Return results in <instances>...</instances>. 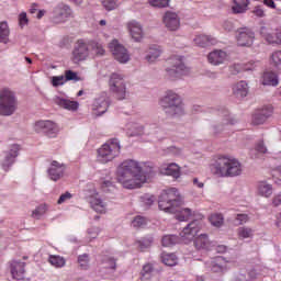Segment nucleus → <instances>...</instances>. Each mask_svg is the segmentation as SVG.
<instances>
[{
	"label": "nucleus",
	"instance_id": "nucleus-1",
	"mask_svg": "<svg viewBox=\"0 0 281 281\" xmlns=\"http://www.w3.org/2000/svg\"><path fill=\"white\" fill-rule=\"evenodd\" d=\"M155 177V167L150 162L126 159L116 168V180L125 190H138Z\"/></svg>",
	"mask_w": 281,
	"mask_h": 281
},
{
	"label": "nucleus",
	"instance_id": "nucleus-2",
	"mask_svg": "<svg viewBox=\"0 0 281 281\" xmlns=\"http://www.w3.org/2000/svg\"><path fill=\"white\" fill-rule=\"evenodd\" d=\"M181 193H179V189L170 188L165 190L158 201V207L162 212L167 214H176L177 221H190L192 216V210L184 207L181 209Z\"/></svg>",
	"mask_w": 281,
	"mask_h": 281
},
{
	"label": "nucleus",
	"instance_id": "nucleus-3",
	"mask_svg": "<svg viewBox=\"0 0 281 281\" xmlns=\"http://www.w3.org/2000/svg\"><path fill=\"white\" fill-rule=\"evenodd\" d=\"M210 170L212 175L221 179L240 177L243 175V164L234 157L218 156L210 164Z\"/></svg>",
	"mask_w": 281,
	"mask_h": 281
},
{
	"label": "nucleus",
	"instance_id": "nucleus-4",
	"mask_svg": "<svg viewBox=\"0 0 281 281\" xmlns=\"http://www.w3.org/2000/svg\"><path fill=\"white\" fill-rule=\"evenodd\" d=\"M162 111L170 117H181L184 115L186 109L183 108V99L172 90L166 91L165 95L159 102Z\"/></svg>",
	"mask_w": 281,
	"mask_h": 281
},
{
	"label": "nucleus",
	"instance_id": "nucleus-5",
	"mask_svg": "<svg viewBox=\"0 0 281 281\" xmlns=\"http://www.w3.org/2000/svg\"><path fill=\"white\" fill-rule=\"evenodd\" d=\"M19 109V100L16 93L10 88H3L0 90V115L10 117L14 115Z\"/></svg>",
	"mask_w": 281,
	"mask_h": 281
},
{
	"label": "nucleus",
	"instance_id": "nucleus-6",
	"mask_svg": "<svg viewBox=\"0 0 281 281\" xmlns=\"http://www.w3.org/2000/svg\"><path fill=\"white\" fill-rule=\"evenodd\" d=\"M121 150L122 145H120V140L117 138H112L98 149L97 159L100 164H109V161H113V159L120 157Z\"/></svg>",
	"mask_w": 281,
	"mask_h": 281
},
{
	"label": "nucleus",
	"instance_id": "nucleus-7",
	"mask_svg": "<svg viewBox=\"0 0 281 281\" xmlns=\"http://www.w3.org/2000/svg\"><path fill=\"white\" fill-rule=\"evenodd\" d=\"M166 74L170 80H177L188 76L190 69L183 64V57L177 56L171 59V67L166 69Z\"/></svg>",
	"mask_w": 281,
	"mask_h": 281
},
{
	"label": "nucleus",
	"instance_id": "nucleus-8",
	"mask_svg": "<svg viewBox=\"0 0 281 281\" xmlns=\"http://www.w3.org/2000/svg\"><path fill=\"white\" fill-rule=\"evenodd\" d=\"M110 91L115 93L119 100H126L128 92L126 91V81L124 80V75L119 72H113L110 76Z\"/></svg>",
	"mask_w": 281,
	"mask_h": 281
},
{
	"label": "nucleus",
	"instance_id": "nucleus-9",
	"mask_svg": "<svg viewBox=\"0 0 281 281\" xmlns=\"http://www.w3.org/2000/svg\"><path fill=\"white\" fill-rule=\"evenodd\" d=\"M109 49L117 63L121 65H126V63L131 61V53H128V48L120 43L117 40H112L109 43Z\"/></svg>",
	"mask_w": 281,
	"mask_h": 281
},
{
	"label": "nucleus",
	"instance_id": "nucleus-10",
	"mask_svg": "<svg viewBox=\"0 0 281 281\" xmlns=\"http://www.w3.org/2000/svg\"><path fill=\"white\" fill-rule=\"evenodd\" d=\"M52 21L56 25H60V23H67L69 19H74V10L71 7L65 2H59L54 9L52 14Z\"/></svg>",
	"mask_w": 281,
	"mask_h": 281
},
{
	"label": "nucleus",
	"instance_id": "nucleus-11",
	"mask_svg": "<svg viewBox=\"0 0 281 281\" xmlns=\"http://www.w3.org/2000/svg\"><path fill=\"white\" fill-rule=\"evenodd\" d=\"M234 259H227L223 256L215 257L206 261V267L213 271V273H227L232 267H234Z\"/></svg>",
	"mask_w": 281,
	"mask_h": 281
},
{
	"label": "nucleus",
	"instance_id": "nucleus-12",
	"mask_svg": "<svg viewBox=\"0 0 281 281\" xmlns=\"http://www.w3.org/2000/svg\"><path fill=\"white\" fill-rule=\"evenodd\" d=\"M34 131L35 133H44L46 137H57L58 133H60V126L56 124L54 121H37L34 124Z\"/></svg>",
	"mask_w": 281,
	"mask_h": 281
},
{
	"label": "nucleus",
	"instance_id": "nucleus-13",
	"mask_svg": "<svg viewBox=\"0 0 281 281\" xmlns=\"http://www.w3.org/2000/svg\"><path fill=\"white\" fill-rule=\"evenodd\" d=\"M203 229V222L195 220L189 223L180 233L182 243H190Z\"/></svg>",
	"mask_w": 281,
	"mask_h": 281
},
{
	"label": "nucleus",
	"instance_id": "nucleus-14",
	"mask_svg": "<svg viewBox=\"0 0 281 281\" xmlns=\"http://www.w3.org/2000/svg\"><path fill=\"white\" fill-rule=\"evenodd\" d=\"M20 150H21V146L13 144L10 146V149L8 151L3 153V158L1 160V168L2 170H4V172H8V170H10L12 166H14V162L19 157Z\"/></svg>",
	"mask_w": 281,
	"mask_h": 281
},
{
	"label": "nucleus",
	"instance_id": "nucleus-15",
	"mask_svg": "<svg viewBox=\"0 0 281 281\" xmlns=\"http://www.w3.org/2000/svg\"><path fill=\"white\" fill-rule=\"evenodd\" d=\"M236 41L238 47H251L256 41V33L251 29L243 27L237 31Z\"/></svg>",
	"mask_w": 281,
	"mask_h": 281
},
{
	"label": "nucleus",
	"instance_id": "nucleus-16",
	"mask_svg": "<svg viewBox=\"0 0 281 281\" xmlns=\"http://www.w3.org/2000/svg\"><path fill=\"white\" fill-rule=\"evenodd\" d=\"M131 131L132 137H149V135H151V137H155V135L159 133V127H157V125L155 124L146 126L134 124L132 125Z\"/></svg>",
	"mask_w": 281,
	"mask_h": 281
},
{
	"label": "nucleus",
	"instance_id": "nucleus-17",
	"mask_svg": "<svg viewBox=\"0 0 281 281\" xmlns=\"http://www.w3.org/2000/svg\"><path fill=\"white\" fill-rule=\"evenodd\" d=\"M126 29L134 43H142L144 41V26L142 23L132 20L127 22Z\"/></svg>",
	"mask_w": 281,
	"mask_h": 281
},
{
	"label": "nucleus",
	"instance_id": "nucleus-18",
	"mask_svg": "<svg viewBox=\"0 0 281 281\" xmlns=\"http://www.w3.org/2000/svg\"><path fill=\"white\" fill-rule=\"evenodd\" d=\"M89 58V44L85 40H79L72 52L74 63H82Z\"/></svg>",
	"mask_w": 281,
	"mask_h": 281
},
{
	"label": "nucleus",
	"instance_id": "nucleus-19",
	"mask_svg": "<svg viewBox=\"0 0 281 281\" xmlns=\"http://www.w3.org/2000/svg\"><path fill=\"white\" fill-rule=\"evenodd\" d=\"M92 111L94 115H104L106 111H109V95L106 92H102L99 97H97L92 103Z\"/></svg>",
	"mask_w": 281,
	"mask_h": 281
},
{
	"label": "nucleus",
	"instance_id": "nucleus-20",
	"mask_svg": "<svg viewBox=\"0 0 281 281\" xmlns=\"http://www.w3.org/2000/svg\"><path fill=\"white\" fill-rule=\"evenodd\" d=\"M65 170H67V167L65 164H60L56 160H53L50 162V166L47 169V175L49 177L50 181H60L63 177H65Z\"/></svg>",
	"mask_w": 281,
	"mask_h": 281
},
{
	"label": "nucleus",
	"instance_id": "nucleus-21",
	"mask_svg": "<svg viewBox=\"0 0 281 281\" xmlns=\"http://www.w3.org/2000/svg\"><path fill=\"white\" fill-rule=\"evenodd\" d=\"M159 172L165 177L181 179V166H179L177 162H164L159 167Z\"/></svg>",
	"mask_w": 281,
	"mask_h": 281
},
{
	"label": "nucleus",
	"instance_id": "nucleus-22",
	"mask_svg": "<svg viewBox=\"0 0 281 281\" xmlns=\"http://www.w3.org/2000/svg\"><path fill=\"white\" fill-rule=\"evenodd\" d=\"M162 23L170 32H177L181 27V19L179 14L172 11H167L162 18Z\"/></svg>",
	"mask_w": 281,
	"mask_h": 281
},
{
	"label": "nucleus",
	"instance_id": "nucleus-23",
	"mask_svg": "<svg viewBox=\"0 0 281 281\" xmlns=\"http://www.w3.org/2000/svg\"><path fill=\"white\" fill-rule=\"evenodd\" d=\"M261 36L270 45H281V30L277 29L274 31H269L267 27L262 26L260 30Z\"/></svg>",
	"mask_w": 281,
	"mask_h": 281
},
{
	"label": "nucleus",
	"instance_id": "nucleus-24",
	"mask_svg": "<svg viewBox=\"0 0 281 281\" xmlns=\"http://www.w3.org/2000/svg\"><path fill=\"white\" fill-rule=\"evenodd\" d=\"M229 55H227V52L223 49H215L207 55L209 63L211 65H214L215 67H217L218 65H223L224 63H227Z\"/></svg>",
	"mask_w": 281,
	"mask_h": 281
},
{
	"label": "nucleus",
	"instance_id": "nucleus-25",
	"mask_svg": "<svg viewBox=\"0 0 281 281\" xmlns=\"http://www.w3.org/2000/svg\"><path fill=\"white\" fill-rule=\"evenodd\" d=\"M234 124H236V119L232 117L228 111H224L222 123L213 125V133L214 135H221L227 126H234Z\"/></svg>",
	"mask_w": 281,
	"mask_h": 281
},
{
	"label": "nucleus",
	"instance_id": "nucleus-26",
	"mask_svg": "<svg viewBox=\"0 0 281 281\" xmlns=\"http://www.w3.org/2000/svg\"><path fill=\"white\" fill-rule=\"evenodd\" d=\"M194 247L199 251L203 249L204 251H212L214 249L215 244L214 241L210 240L207 234H201L194 239Z\"/></svg>",
	"mask_w": 281,
	"mask_h": 281
},
{
	"label": "nucleus",
	"instance_id": "nucleus-27",
	"mask_svg": "<svg viewBox=\"0 0 281 281\" xmlns=\"http://www.w3.org/2000/svg\"><path fill=\"white\" fill-rule=\"evenodd\" d=\"M89 203L92 210H94V212L98 214H106L109 205L100 198L98 193L89 198Z\"/></svg>",
	"mask_w": 281,
	"mask_h": 281
},
{
	"label": "nucleus",
	"instance_id": "nucleus-28",
	"mask_svg": "<svg viewBox=\"0 0 281 281\" xmlns=\"http://www.w3.org/2000/svg\"><path fill=\"white\" fill-rule=\"evenodd\" d=\"M256 194L263 199H270L273 194V184L267 181H259L256 186Z\"/></svg>",
	"mask_w": 281,
	"mask_h": 281
},
{
	"label": "nucleus",
	"instance_id": "nucleus-29",
	"mask_svg": "<svg viewBox=\"0 0 281 281\" xmlns=\"http://www.w3.org/2000/svg\"><path fill=\"white\" fill-rule=\"evenodd\" d=\"M55 104H57V106H60V109H65L66 111H78L80 103H78L77 101H71L69 99H65L61 97H56L54 99Z\"/></svg>",
	"mask_w": 281,
	"mask_h": 281
},
{
	"label": "nucleus",
	"instance_id": "nucleus-30",
	"mask_svg": "<svg viewBox=\"0 0 281 281\" xmlns=\"http://www.w3.org/2000/svg\"><path fill=\"white\" fill-rule=\"evenodd\" d=\"M11 276L13 280H23V278H25V262L12 261Z\"/></svg>",
	"mask_w": 281,
	"mask_h": 281
},
{
	"label": "nucleus",
	"instance_id": "nucleus-31",
	"mask_svg": "<svg viewBox=\"0 0 281 281\" xmlns=\"http://www.w3.org/2000/svg\"><path fill=\"white\" fill-rule=\"evenodd\" d=\"M193 43L198 47H207V45H216V40L212 35L198 34L194 36Z\"/></svg>",
	"mask_w": 281,
	"mask_h": 281
},
{
	"label": "nucleus",
	"instance_id": "nucleus-32",
	"mask_svg": "<svg viewBox=\"0 0 281 281\" xmlns=\"http://www.w3.org/2000/svg\"><path fill=\"white\" fill-rule=\"evenodd\" d=\"M233 93L237 95V98H247L249 93V85L247 81H238L233 86Z\"/></svg>",
	"mask_w": 281,
	"mask_h": 281
},
{
	"label": "nucleus",
	"instance_id": "nucleus-33",
	"mask_svg": "<svg viewBox=\"0 0 281 281\" xmlns=\"http://www.w3.org/2000/svg\"><path fill=\"white\" fill-rule=\"evenodd\" d=\"M162 53L164 50L160 46H150L147 50L145 59L147 60V63H157Z\"/></svg>",
	"mask_w": 281,
	"mask_h": 281
},
{
	"label": "nucleus",
	"instance_id": "nucleus-34",
	"mask_svg": "<svg viewBox=\"0 0 281 281\" xmlns=\"http://www.w3.org/2000/svg\"><path fill=\"white\" fill-rule=\"evenodd\" d=\"M279 80H278V75H276V72H263L262 77H261V85L266 86V87H278L279 85Z\"/></svg>",
	"mask_w": 281,
	"mask_h": 281
},
{
	"label": "nucleus",
	"instance_id": "nucleus-35",
	"mask_svg": "<svg viewBox=\"0 0 281 281\" xmlns=\"http://www.w3.org/2000/svg\"><path fill=\"white\" fill-rule=\"evenodd\" d=\"M101 262L103 265V269L108 270V273H115V269H117L115 258L111 256H103Z\"/></svg>",
	"mask_w": 281,
	"mask_h": 281
},
{
	"label": "nucleus",
	"instance_id": "nucleus-36",
	"mask_svg": "<svg viewBox=\"0 0 281 281\" xmlns=\"http://www.w3.org/2000/svg\"><path fill=\"white\" fill-rule=\"evenodd\" d=\"M0 43L3 45L10 43V26L7 21L0 22Z\"/></svg>",
	"mask_w": 281,
	"mask_h": 281
},
{
	"label": "nucleus",
	"instance_id": "nucleus-37",
	"mask_svg": "<svg viewBox=\"0 0 281 281\" xmlns=\"http://www.w3.org/2000/svg\"><path fill=\"white\" fill-rule=\"evenodd\" d=\"M160 258L161 262L167 267H177L179 262V258L175 254L162 252Z\"/></svg>",
	"mask_w": 281,
	"mask_h": 281
},
{
	"label": "nucleus",
	"instance_id": "nucleus-38",
	"mask_svg": "<svg viewBox=\"0 0 281 281\" xmlns=\"http://www.w3.org/2000/svg\"><path fill=\"white\" fill-rule=\"evenodd\" d=\"M269 63L277 71H281V50L272 52L269 57Z\"/></svg>",
	"mask_w": 281,
	"mask_h": 281
},
{
	"label": "nucleus",
	"instance_id": "nucleus-39",
	"mask_svg": "<svg viewBox=\"0 0 281 281\" xmlns=\"http://www.w3.org/2000/svg\"><path fill=\"white\" fill-rule=\"evenodd\" d=\"M249 5V0H234V5L232 8L235 14H243Z\"/></svg>",
	"mask_w": 281,
	"mask_h": 281
},
{
	"label": "nucleus",
	"instance_id": "nucleus-40",
	"mask_svg": "<svg viewBox=\"0 0 281 281\" xmlns=\"http://www.w3.org/2000/svg\"><path fill=\"white\" fill-rule=\"evenodd\" d=\"M237 237L239 240H247V238H254V228L241 226L237 228Z\"/></svg>",
	"mask_w": 281,
	"mask_h": 281
},
{
	"label": "nucleus",
	"instance_id": "nucleus-41",
	"mask_svg": "<svg viewBox=\"0 0 281 281\" xmlns=\"http://www.w3.org/2000/svg\"><path fill=\"white\" fill-rule=\"evenodd\" d=\"M48 262L52 265V267H55V269H63V267L67 265V261L58 255H50L48 257Z\"/></svg>",
	"mask_w": 281,
	"mask_h": 281
},
{
	"label": "nucleus",
	"instance_id": "nucleus-42",
	"mask_svg": "<svg viewBox=\"0 0 281 281\" xmlns=\"http://www.w3.org/2000/svg\"><path fill=\"white\" fill-rule=\"evenodd\" d=\"M48 211H49V205H47V204H40L32 212V216H33V218H36L37 221H41V218H43V216H45Z\"/></svg>",
	"mask_w": 281,
	"mask_h": 281
},
{
	"label": "nucleus",
	"instance_id": "nucleus-43",
	"mask_svg": "<svg viewBox=\"0 0 281 281\" xmlns=\"http://www.w3.org/2000/svg\"><path fill=\"white\" fill-rule=\"evenodd\" d=\"M209 221L213 227H223L225 217L221 213H213L210 215Z\"/></svg>",
	"mask_w": 281,
	"mask_h": 281
},
{
	"label": "nucleus",
	"instance_id": "nucleus-44",
	"mask_svg": "<svg viewBox=\"0 0 281 281\" xmlns=\"http://www.w3.org/2000/svg\"><path fill=\"white\" fill-rule=\"evenodd\" d=\"M89 47H91V49H92L93 54H95V56H104V54H106L104 46L100 42L92 41L89 43Z\"/></svg>",
	"mask_w": 281,
	"mask_h": 281
},
{
	"label": "nucleus",
	"instance_id": "nucleus-45",
	"mask_svg": "<svg viewBox=\"0 0 281 281\" xmlns=\"http://www.w3.org/2000/svg\"><path fill=\"white\" fill-rule=\"evenodd\" d=\"M180 238L177 235H165L161 239L162 247H172L180 243Z\"/></svg>",
	"mask_w": 281,
	"mask_h": 281
},
{
	"label": "nucleus",
	"instance_id": "nucleus-46",
	"mask_svg": "<svg viewBox=\"0 0 281 281\" xmlns=\"http://www.w3.org/2000/svg\"><path fill=\"white\" fill-rule=\"evenodd\" d=\"M90 261H91V259L89 258L88 254H83L78 257V265H79L80 269H82V271H87L89 269Z\"/></svg>",
	"mask_w": 281,
	"mask_h": 281
},
{
	"label": "nucleus",
	"instance_id": "nucleus-47",
	"mask_svg": "<svg viewBox=\"0 0 281 281\" xmlns=\"http://www.w3.org/2000/svg\"><path fill=\"white\" fill-rule=\"evenodd\" d=\"M155 271V267L153 263L148 262L143 266V269L140 271V278L148 279L150 278V274Z\"/></svg>",
	"mask_w": 281,
	"mask_h": 281
},
{
	"label": "nucleus",
	"instance_id": "nucleus-48",
	"mask_svg": "<svg viewBox=\"0 0 281 281\" xmlns=\"http://www.w3.org/2000/svg\"><path fill=\"white\" fill-rule=\"evenodd\" d=\"M119 0H101V3L108 12H111V10H115L120 3Z\"/></svg>",
	"mask_w": 281,
	"mask_h": 281
},
{
	"label": "nucleus",
	"instance_id": "nucleus-49",
	"mask_svg": "<svg viewBox=\"0 0 281 281\" xmlns=\"http://www.w3.org/2000/svg\"><path fill=\"white\" fill-rule=\"evenodd\" d=\"M147 223H148V220H146V217L138 215L134 217V220L132 221V227H135V228L144 227L145 225H147Z\"/></svg>",
	"mask_w": 281,
	"mask_h": 281
},
{
	"label": "nucleus",
	"instance_id": "nucleus-50",
	"mask_svg": "<svg viewBox=\"0 0 281 281\" xmlns=\"http://www.w3.org/2000/svg\"><path fill=\"white\" fill-rule=\"evenodd\" d=\"M137 245H138V248L140 249V251H144V249H148V247H150V245H153V237L139 239L137 241Z\"/></svg>",
	"mask_w": 281,
	"mask_h": 281
},
{
	"label": "nucleus",
	"instance_id": "nucleus-51",
	"mask_svg": "<svg viewBox=\"0 0 281 281\" xmlns=\"http://www.w3.org/2000/svg\"><path fill=\"white\" fill-rule=\"evenodd\" d=\"M251 122L255 126H260V124H265V122H267V119L260 112H257L252 115Z\"/></svg>",
	"mask_w": 281,
	"mask_h": 281
},
{
	"label": "nucleus",
	"instance_id": "nucleus-52",
	"mask_svg": "<svg viewBox=\"0 0 281 281\" xmlns=\"http://www.w3.org/2000/svg\"><path fill=\"white\" fill-rule=\"evenodd\" d=\"M66 82H69V80H75V82H80L81 78L78 77V74H76L72 70H66L64 76Z\"/></svg>",
	"mask_w": 281,
	"mask_h": 281
},
{
	"label": "nucleus",
	"instance_id": "nucleus-53",
	"mask_svg": "<svg viewBox=\"0 0 281 281\" xmlns=\"http://www.w3.org/2000/svg\"><path fill=\"white\" fill-rule=\"evenodd\" d=\"M53 87H63L67 82V79H65V76H54L50 80Z\"/></svg>",
	"mask_w": 281,
	"mask_h": 281
},
{
	"label": "nucleus",
	"instance_id": "nucleus-54",
	"mask_svg": "<svg viewBox=\"0 0 281 281\" xmlns=\"http://www.w3.org/2000/svg\"><path fill=\"white\" fill-rule=\"evenodd\" d=\"M154 8H168L170 0H148Z\"/></svg>",
	"mask_w": 281,
	"mask_h": 281
},
{
	"label": "nucleus",
	"instance_id": "nucleus-55",
	"mask_svg": "<svg viewBox=\"0 0 281 281\" xmlns=\"http://www.w3.org/2000/svg\"><path fill=\"white\" fill-rule=\"evenodd\" d=\"M272 179L277 186H281V166L272 170Z\"/></svg>",
	"mask_w": 281,
	"mask_h": 281
},
{
	"label": "nucleus",
	"instance_id": "nucleus-56",
	"mask_svg": "<svg viewBox=\"0 0 281 281\" xmlns=\"http://www.w3.org/2000/svg\"><path fill=\"white\" fill-rule=\"evenodd\" d=\"M140 201L143 205H146L147 207H150L155 203V196L150 194H145L140 196Z\"/></svg>",
	"mask_w": 281,
	"mask_h": 281
},
{
	"label": "nucleus",
	"instance_id": "nucleus-57",
	"mask_svg": "<svg viewBox=\"0 0 281 281\" xmlns=\"http://www.w3.org/2000/svg\"><path fill=\"white\" fill-rule=\"evenodd\" d=\"M262 116L268 120V117H271L273 115V106L271 105H266L259 111Z\"/></svg>",
	"mask_w": 281,
	"mask_h": 281
},
{
	"label": "nucleus",
	"instance_id": "nucleus-58",
	"mask_svg": "<svg viewBox=\"0 0 281 281\" xmlns=\"http://www.w3.org/2000/svg\"><path fill=\"white\" fill-rule=\"evenodd\" d=\"M19 25L20 27H25L30 23V19H27V13L26 12H21L19 14Z\"/></svg>",
	"mask_w": 281,
	"mask_h": 281
},
{
	"label": "nucleus",
	"instance_id": "nucleus-59",
	"mask_svg": "<svg viewBox=\"0 0 281 281\" xmlns=\"http://www.w3.org/2000/svg\"><path fill=\"white\" fill-rule=\"evenodd\" d=\"M167 150H168L169 155H172V157H182L183 156V150L179 147L171 146V147H168Z\"/></svg>",
	"mask_w": 281,
	"mask_h": 281
},
{
	"label": "nucleus",
	"instance_id": "nucleus-60",
	"mask_svg": "<svg viewBox=\"0 0 281 281\" xmlns=\"http://www.w3.org/2000/svg\"><path fill=\"white\" fill-rule=\"evenodd\" d=\"M244 65V71H256L258 69V61L250 60Z\"/></svg>",
	"mask_w": 281,
	"mask_h": 281
},
{
	"label": "nucleus",
	"instance_id": "nucleus-61",
	"mask_svg": "<svg viewBox=\"0 0 281 281\" xmlns=\"http://www.w3.org/2000/svg\"><path fill=\"white\" fill-rule=\"evenodd\" d=\"M255 150L257 153H259L260 155H267V153H268L267 146H265V142H262V140L257 143Z\"/></svg>",
	"mask_w": 281,
	"mask_h": 281
},
{
	"label": "nucleus",
	"instance_id": "nucleus-62",
	"mask_svg": "<svg viewBox=\"0 0 281 281\" xmlns=\"http://www.w3.org/2000/svg\"><path fill=\"white\" fill-rule=\"evenodd\" d=\"M235 221L238 222V225H245L246 223H249V215L247 214H237L235 217Z\"/></svg>",
	"mask_w": 281,
	"mask_h": 281
},
{
	"label": "nucleus",
	"instance_id": "nucleus-63",
	"mask_svg": "<svg viewBox=\"0 0 281 281\" xmlns=\"http://www.w3.org/2000/svg\"><path fill=\"white\" fill-rule=\"evenodd\" d=\"M71 198H72L71 193L65 192L59 196L57 203L58 205H63V203H67V201H70Z\"/></svg>",
	"mask_w": 281,
	"mask_h": 281
},
{
	"label": "nucleus",
	"instance_id": "nucleus-64",
	"mask_svg": "<svg viewBox=\"0 0 281 281\" xmlns=\"http://www.w3.org/2000/svg\"><path fill=\"white\" fill-rule=\"evenodd\" d=\"M240 71H245L244 64H234L231 66V72L236 76V74H240Z\"/></svg>",
	"mask_w": 281,
	"mask_h": 281
}]
</instances>
